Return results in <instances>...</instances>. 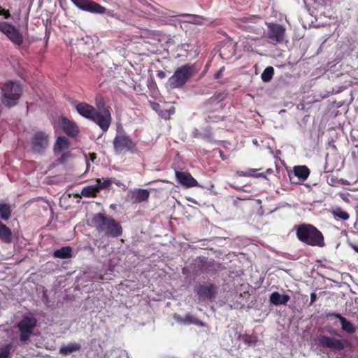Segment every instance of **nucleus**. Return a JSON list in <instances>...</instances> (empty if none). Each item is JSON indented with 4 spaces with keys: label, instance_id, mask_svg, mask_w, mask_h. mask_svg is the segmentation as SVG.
Instances as JSON below:
<instances>
[{
    "label": "nucleus",
    "instance_id": "1",
    "mask_svg": "<svg viewBox=\"0 0 358 358\" xmlns=\"http://www.w3.org/2000/svg\"><path fill=\"white\" fill-rule=\"evenodd\" d=\"M91 222L99 234H103L106 237L117 238L123 233L120 223L104 213L94 214Z\"/></svg>",
    "mask_w": 358,
    "mask_h": 358
},
{
    "label": "nucleus",
    "instance_id": "2",
    "mask_svg": "<svg viewBox=\"0 0 358 358\" xmlns=\"http://www.w3.org/2000/svg\"><path fill=\"white\" fill-rule=\"evenodd\" d=\"M296 235L301 243L312 246L323 248L325 245L322 233L314 225L301 224L296 227Z\"/></svg>",
    "mask_w": 358,
    "mask_h": 358
},
{
    "label": "nucleus",
    "instance_id": "3",
    "mask_svg": "<svg viewBox=\"0 0 358 358\" xmlns=\"http://www.w3.org/2000/svg\"><path fill=\"white\" fill-rule=\"evenodd\" d=\"M1 89V99L4 106L10 108L18 103L22 94V87L18 82L8 80L3 84Z\"/></svg>",
    "mask_w": 358,
    "mask_h": 358
},
{
    "label": "nucleus",
    "instance_id": "4",
    "mask_svg": "<svg viewBox=\"0 0 358 358\" xmlns=\"http://www.w3.org/2000/svg\"><path fill=\"white\" fill-rule=\"evenodd\" d=\"M194 74V65L190 64L182 65L169 78V85L172 89L182 88Z\"/></svg>",
    "mask_w": 358,
    "mask_h": 358
},
{
    "label": "nucleus",
    "instance_id": "5",
    "mask_svg": "<svg viewBox=\"0 0 358 358\" xmlns=\"http://www.w3.org/2000/svg\"><path fill=\"white\" fill-rule=\"evenodd\" d=\"M267 29L264 31V36L267 41L273 44L282 43L286 36V28L276 22H266Z\"/></svg>",
    "mask_w": 358,
    "mask_h": 358
},
{
    "label": "nucleus",
    "instance_id": "6",
    "mask_svg": "<svg viewBox=\"0 0 358 358\" xmlns=\"http://www.w3.org/2000/svg\"><path fill=\"white\" fill-rule=\"evenodd\" d=\"M79 9L94 14H106L109 17H115L116 14L113 10H108L92 0H71Z\"/></svg>",
    "mask_w": 358,
    "mask_h": 358
},
{
    "label": "nucleus",
    "instance_id": "7",
    "mask_svg": "<svg viewBox=\"0 0 358 358\" xmlns=\"http://www.w3.org/2000/svg\"><path fill=\"white\" fill-rule=\"evenodd\" d=\"M95 111L104 127L108 130L112 123L111 108L107 106L102 95L98 94L95 97Z\"/></svg>",
    "mask_w": 358,
    "mask_h": 358
},
{
    "label": "nucleus",
    "instance_id": "8",
    "mask_svg": "<svg viewBox=\"0 0 358 358\" xmlns=\"http://www.w3.org/2000/svg\"><path fill=\"white\" fill-rule=\"evenodd\" d=\"M113 147L117 152H137L136 143L125 132L117 133L113 139Z\"/></svg>",
    "mask_w": 358,
    "mask_h": 358
},
{
    "label": "nucleus",
    "instance_id": "9",
    "mask_svg": "<svg viewBox=\"0 0 358 358\" xmlns=\"http://www.w3.org/2000/svg\"><path fill=\"white\" fill-rule=\"evenodd\" d=\"M262 21V17L260 15H252L238 19V24L241 28L247 31L261 34L264 32Z\"/></svg>",
    "mask_w": 358,
    "mask_h": 358
},
{
    "label": "nucleus",
    "instance_id": "10",
    "mask_svg": "<svg viewBox=\"0 0 358 358\" xmlns=\"http://www.w3.org/2000/svg\"><path fill=\"white\" fill-rule=\"evenodd\" d=\"M76 109L82 117L91 120L98 125L103 132L107 131V129L102 122L99 120V117L95 111L94 106L86 102H80L76 106Z\"/></svg>",
    "mask_w": 358,
    "mask_h": 358
},
{
    "label": "nucleus",
    "instance_id": "11",
    "mask_svg": "<svg viewBox=\"0 0 358 358\" xmlns=\"http://www.w3.org/2000/svg\"><path fill=\"white\" fill-rule=\"evenodd\" d=\"M37 324L35 317L24 316L17 324V328L20 333V340L22 342L28 341L33 334L34 329Z\"/></svg>",
    "mask_w": 358,
    "mask_h": 358
},
{
    "label": "nucleus",
    "instance_id": "12",
    "mask_svg": "<svg viewBox=\"0 0 358 358\" xmlns=\"http://www.w3.org/2000/svg\"><path fill=\"white\" fill-rule=\"evenodd\" d=\"M317 341L320 347L327 348L332 350H343L350 345V343L345 339H337L324 335L317 336Z\"/></svg>",
    "mask_w": 358,
    "mask_h": 358
},
{
    "label": "nucleus",
    "instance_id": "13",
    "mask_svg": "<svg viewBox=\"0 0 358 358\" xmlns=\"http://www.w3.org/2000/svg\"><path fill=\"white\" fill-rule=\"evenodd\" d=\"M0 31L16 46H20L24 41L22 34L14 25L7 22H0Z\"/></svg>",
    "mask_w": 358,
    "mask_h": 358
},
{
    "label": "nucleus",
    "instance_id": "14",
    "mask_svg": "<svg viewBox=\"0 0 358 358\" xmlns=\"http://www.w3.org/2000/svg\"><path fill=\"white\" fill-rule=\"evenodd\" d=\"M48 136L43 131H37L31 139L32 150L41 153L48 145Z\"/></svg>",
    "mask_w": 358,
    "mask_h": 358
},
{
    "label": "nucleus",
    "instance_id": "15",
    "mask_svg": "<svg viewBox=\"0 0 358 358\" xmlns=\"http://www.w3.org/2000/svg\"><path fill=\"white\" fill-rule=\"evenodd\" d=\"M194 291L200 299L212 300L215 297V286L211 283L195 286Z\"/></svg>",
    "mask_w": 358,
    "mask_h": 358
},
{
    "label": "nucleus",
    "instance_id": "16",
    "mask_svg": "<svg viewBox=\"0 0 358 358\" xmlns=\"http://www.w3.org/2000/svg\"><path fill=\"white\" fill-rule=\"evenodd\" d=\"M176 177L178 182L186 187H193L198 185L196 180L189 172L176 171Z\"/></svg>",
    "mask_w": 358,
    "mask_h": 358
},
{
    "label": "nucleus",
    "instance_id": "17",
    "mask_svg": "<svg viewBox=\"0 0 358 358\" xmlns=\"http://www.w3.org/2000/svg\"><path fill=\"white\" fill-rule=\"evenodd\" d=\"M310 175V170L306 166H295L293 169L292 174H289V180L292 183H298L294 180V178L296 177L301 181L306 180Z\"/></svg>",
    "mask_w": 358,
    "mask_h": 358
},
{
    "label": "nucleus",
    "instance_id": "18",
    "mask_svg": "<svg viewBox=\"0 0 358 358\" xmlns=\"http://www.w3.org/2000/svg\"><path fill=\"white\" fill-rule=\"evenodd\" d=\"M174 317L177 322L184 324L189 325L193 324L201 327H206V324L203 322L201 321L191 313L186 314L185 317L178 315Z\"/></svg>",
    "mask_w": 358,
    "mask_h": 358
},
{
    "label": "nucleus",
    "instance_id": "19",
    "mask_svg": "<svg viewBox=\"0 0 358 358\" xmlns=\"http://www.w3.org/2000/svg\"><path fill=\"white\" fill-rule=\"evenodd\" d=\"M62 129L64 133L69 136L74 137L79 133V129L76 123L66 118L62 120Z\"/></svg>",
    "mask_w": 358,
    "mask_h": 358
},
{
    "label": "nucleus",
    "instance_id": "20",
    "mask_svg": "<svg viewBox=\"0 0 358 358\" xmlns=\"http://www.w3.org/2000/svg\"><path fill=\"white\" fill-rule=\"evenodd\" d=\"M271 303L275 306L286 305L290 300V296L287 294H280L278 292H274L270 295Z\"/></svg>",
    "mask_w": 358,
    "mask_h": 358
},
{
    "label": "nucleus",
    "instance_id": "21",
    "mask_svg": "<svg viewBox=\"0 0 358 358\" xmlns=\"http://www.w3.org/2000/svg\"><path fill=\"white\" fill-rule=\"evenodd\" d=\"M150 192L148 189H138L132 192V199L134 203H141L148 200Z\"/></svg>",
    "mask_w": 358,
    "mask_h": 358
},
{
    "label": "nucleus",
    "instance_id": "22",
    "mask_svg": "<svg viewBox=\"0 0 358 358\" xmlns=\"http://www.w3.org/2000/svg\"><path fill=\"white\" fill-rule=\"evenodd\" d=\"M0 240L5 243L12 241L11 229L0 220Z\"/></svg>",
    "mask_w": 358,
    "mask_h": 358
},
{
    "label": "nucleus",
    "instance_id": "23",
    "mask_svg": "<svg viewBox=\"0 0 358 358\" xmlns=\"http://www.w3.org/2000/svg\"><path fill=\"white\" fill-rule=\"evenodd\" d=\"M52 256L58 259H69L72 257V248L64 246L54 251Z\"/></svg>",
    "mask_w": 358,
    "mask_h": 358
},
{
    "label": "nucleus",
    "instance_id": "24",
    "mask_svg": "<svg viewBox=\"0 0 358 358\" xmlns=\"http://www.w3.org/2000/svg\"><path fill=\"white\" fill-rule=\"evenodd\" d=\"M81 345L78 343H71L67 345H62L59 349V353L64 356L69 355L73 352L80 351Z\"/></svg>",
    "mask_w": 358,
    "mask_h": 358
},
{
    "label": "nucleus",
    "instance_id": "25",
    "mask_svg": "<svg viewBox=\"0 0 358 358\" xmlns=\"http://www.w3.org/2000/svg\"><path fill=\"white\" fill-rule=\"evenodd\" d=\"M12 210L8 203H0V218L3 220H8L11 216Z\"/></svg>",
    "mask_w": 358,
    "mask_h": 358
},
{
    "label": "nucleus",
    "instance_id": "26",
    "mask_svg": "<svg viewBox=\"0 0 358 358\" xmlns=\"http://www.w3.org/2000/svg\"><path fill=\"white\" fill-rule=\"evenodd\" d=\"M99 192L96 185H89L82 189L81 194L85 197H96Z\"/></svg>",
    "mask_w": 358,
    "mask_h": 358
},
{
    "label": "nucleus",
    "instance_id": "27",
    "mask_svg": "<svg viewBox=\"0 0 358 358\" xmlns=\"http://www.w3.org/2000/svg\"><path fill=\"white\" fill-rule=\"evenodd\" d=\"M342 329L348 334H354L356 331L355 327L351 322L348 320L345 317L343 318L341 322Z\"/></svg>",
    "mask_w": 358,
    "mask_h": 358
},
{
    "label": "nucleus",
    "instance_id": "28",
    "mask_svg": "<svg viewBox=\"0 0 358 358\" xmlns=\"http://www.w3.org/2000/svg\"><path fill=\"white\" fill-rule=\"evenodd\" d=\"M331 213L334 217H338L342 220H347L350 217V215L348 212L343 210L340 207H336L332 210Z\"/></svg>",
    "mask_w": 358,
    "mask_h": 358
},
{
    "label": "nucleus",
    "instance_id": "29",
    "mask_svg": "<svg viewBox=\"0 0 358 358\" xmlns=\"http://www.w3.org/2000/svg\"><path fill=\"white\" fill-rule=\"evenodd\" d=\"M69 141L66 137L59 136L57 138L56 144L55 145V152L60 151L63 148H68Z\"/></svg>",
    "mask_w": 358,
    "mask_h": 358
},
{
    "label": "nucleus",
    "instance_id": "30",
    "mask_svg": "<svg viewBox=\"0 0 358 358\" xmlns=\"http://www.w3.org/2000/svg\"><path fill=\"white\" fill-rule=\"evenodd\" d=\"M274 74V69L272 66L266 67L261 75V78L264 82H269Z\"/></svg>",
    "mask_w": 358,
    "mask_h": 358
},
{
    "label": "nucleus",
    "instance_id": "31",
    "mask_svg": "<svg viewBox=\"0 0 358 358\" xmlns=\"http://www.w3.org/2000/svg\"><path fill=\"white\" fill-rule=\"evenodd\" d=\"M113 182V180L111 178H107L106 180H104L103 182L101 179L98 178L96 179V186L99 188V190L108 188L111 186L112 183Z\"/></svg>",
    "mask_w": 358,
    "mask_h": 358
},
{
    "label": "nucleus",
    "instance_id": "32",
    "mask_svg": "<svg viewBox=\"0 0 358 358\" xmlns=\"http://www.w3.org/2000/svg\"><path fill=\"white\" fill-rule=\"evenodd\" d=\"M13 345L8 343L0 348V358H8L10 355Z\"/></svg>",
    "mask_w": 358,
    "mask_h": 358
},
{
    "label": "nucleus",
    "instance_id": "33",
    "mask_svg": "<svg viewBox=\"0 0 358 358\" xmlns=\"http://www.w3.org/2000/svg\"><path fill=\"white\" fill-rule=\"evenodd\" d=\"M183 16H190V17H193V20L191 21V22H192L193 24H203V20H206V21H208L207 19H206L205 17H202V16H200V15H189V14H185V15H182Z\"/></svg>",
    "mask_w": 358,
    "mask_h": 358
},
{
    "label": "nucleus",
    "instance_id": "34",
    "mask_svg": "<svg viewBox=\"0 0 358 358\" xmlns=\"http://www.w3.org/2000/svg\"><path fill=\"white\" fill-rule=\"evenodd\" d=\"M257 171V169H250L248 171H238L237 174L239 176H254V173ZM256 177H263L264 176V173H259L255 175Z\"/></svg>",
    "mask_w": 358,
    "mask_h": 358
},
{
    "label": "nucleus",
    "instance_id": "35",
    "mask_svg": "<svg viewBox=\"0 0 358 358\" xmlns=\"http://www.w3.org/2000/svg\"><path fill=\"white\" fill-rule=\"evenodd\" d=\"M205 106L207 108L208 110H210V106L213 105H219L218 108H221L222 106L220 103H217V101L213 99V96H211L209 98L206 102H205Z\"/></svg>",
    "mask_w": 358,
    "mask_h": 358
},
{
    "label": "nucleus",
    "instance_id": "36",
    "mask_svg": "<svg viewBox=\"0 0 358 358\" xmlns=\"http://www.w3.org/2000/svg\"><path fill=\"white\" fill-rule=\"evenodd\" d=\"M213 96V99L217 101V103H220L225 99L226 94L223 92H218L215 94Z\"/></svg>",
    "mask_w": 358,
    "mask_h": 358
},
{
    "label": "nucleus",
    "instance_id": "37",
    "mask_svg": "<svg viewBox=\"0 0 358 358\" xmlns=\"http://www.w3.org/2000/svg\"><path fill=\"white\" fill-rule=\"evenodd\" d=\"M69 157V155L68 153H63L58 159L59 163L64 164L66 162Z\"/></svg>",
    "mask_w": 358,
    "mask_h": 358
},
{
    "label": "nucleus",
    "instance_id": "38",
    "mask_svg": "<svg viewBox=\"0 0 358 358\" xmlns=\"http://www.w3.org/2000/svg\"><path fill=\"white\" fill-rule=\"evenodd\" d=\"M0 13V15H3L5 19H8L10 17V13L8 10H5L4 8H1V11Z\"/></svg>",
    "mask_w": 358,
    "mask_h": 358
},
{
    "label": "nucleus",
    "instance_id": "39",
    "mask_svg": "<svg viewBox=\"0 0 358 358\" xmlns=\"http://www.w3.org/2000/svg\"><path fill=\"white\" fill-rule=\"evenodd\" d=\"M224 71V66L221 67L219 71L215 74V79H220L222 76V73Z\"/></svg>",
    "mask_w": 358,
    "mask_h": 358
},
{
    "label": "nucleus",
    "instance_id": "40",
    "mask_svg": "<svg viewBox=\"0 0 358 358\" xmlns=\"http://www.w3.org/2000/svg\"><path fill=\"white\" fill-rule=\"evenodd\" d=\"M317 300V294L315 292L310 294V301L309 306H312Z\"/></svg>",
    "mask_w": 358,
    "mask_h": 358
},
{
    "label": "nucleus",
    "instance_id": "41",
    "mask_svg": "<svg viewBox=\"0 0 358 358\" xmlns=\"http://www.w3.org/2000/svg\"><path fill=\"white\" fill-rule=\"evenodd\" d=\"M166 76V73L164 71H158L157 73V76L160 79L165 78Z\"/></svg>",
    "mask_w": 358,
    "mask_h": 358
},
{
    "label": "nucleus",
    "instance_id": "42",
    "mask_svg": "<svg viewBox=\"0 0 358 358\" xmlns=\"http://www.w3.org/2000/svg\"><path fill=\"white\" fill-rule=\"evenodd\" d=\"M330 315L331 316H334L336 318H338L340 322H341V320L343 318H345L344 317H343L341 314H338V313H332Z\"/></svg>",
    "mask_w": 358,
    "mask_h": 358
},
{
    "label": "nucleus",
    "instance_id": "43",
    "mask_svg": "<svg viewBox=\"0 0 358 358\" xmlns=\"http://www.w3.org/2000/svg\"><path fill=\"white\" fill-rule=\"evenodd\" d=\"M90 158L93 162L96 159V154L94 152L90 154Z\"/></svg>",
    "mask_w": 358,
    "mask_h": 358
},
{
    "label": "nucleus",
    "instance_id": "44",
    "mask_svg": "<svg viewBox=\"0 0 358 358\" xmlns=\"http://www.w3.org/2000/svg\"><path fill=\"white\" fill-rule=\"evenodd\" d=\"M352 247L354 249V250L358 253V246L352 245Z\"/></svg>",
    "mask_w": 358,
    "mask_h": 358
},
{
    "label": "nucleus",
    "instance_id": "45",
    "mask_svg": "<svg viewBox=\"0 0 358 358\" xmlns=\"http://www.w3.org/2000/svg\"><path fill=\"white\" fill-rule=\"evenodd\" d=\"M330 334L334 335L336 334V331L334 330L329 331Z\"/></svg>",
    "mask_w": 358,
    "mask_h": 358
},
{
    "label": "nucleus",
    "instance_id": "46",
    "mask_svg": "<svg viewBox=\"0 0 358 358\" xmlns=\"http://www.w3.org/2000/svg\"><path fill=\"white\" fill-rule=\"evenodd\" d=\"M223 51H224V48H223L222 50H221V51H220V55H221V56H223V55H224V53L223 52Z\"/></svg>",
    "mask_w": 358,
    "mask_h": 358
},
{
    "label": "nucleus",
    "instance_id": "47",
    "mask_svg": "<svg viewBox=\"0 0 358 358\" xmlns=\"http://www.w3.org/2000/svg\"><path fill=\"white\" fill-rule=\"evenodd\" d=\"M220 155H221L222 158L224 159L223 157H222L223 156V151L220 150Z\"/></svg>",
    "mask_w": 358,
    "mask_h": 358
},
{
    "label": "nucleus",
    "instance_id": "48",
    "mask_svg": "<svg viewBox=\"0 0 358 358\" xmlns=\"http://www.w3.org/2000/svg\"><path fill=\"white\" fill-rule=\"evenodd\" d=\"M185 45H186L185 44H182V45H181V48H183Z\"/></svg>",
    "mask_w": 358,
    "mask_h": 358
},
{
    "label": "nucleus",
    "instance_id": "49",
    "mask_svg": "<svg viewBox=\"0 0 358 358\" xmlns=\"http://www.w3.org/2000/svg\"><path fill=\"white\" fill-rule=\"evenodd\" d=\"M208 118V121H210L211 117L209 116Z\"/></svg>",
    "mask_w": 358,
    "mask_h": 358
}]
</instances>
